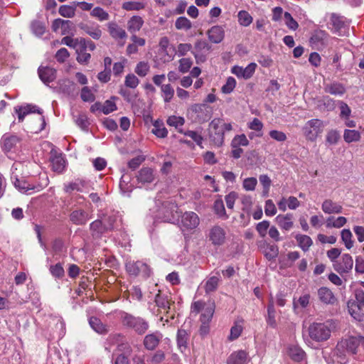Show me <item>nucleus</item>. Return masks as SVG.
I'll use <instances>...</instances> for the list:
<instances>
[{"label":"nucleus","instance_id":"nucleus-55","mask_svg":"<svg viewBox=\"0 0 364 364\" xmlns=\"http://www.w3.org/2000/svg\"><path fill=\"white\" fill-rule=\"evenodd\" d=\"M81 28L88 35L95 39H98L101 36V31L97 27H90L88 24H81Z\"/></svg>","mask_w":364,"mask_h":364},{"label":"nucleus","instance_id":"nucleus-29","mask_svg":"<svg viewBox=\"0 0 364 364\" xmlns=\"http://www.w3.org/2000/svg\"><path fill=\"white\" fill-rule=\"evenodd\" d=\"M52 170L57 173H62L65 166V161L62 155H55L50 159Z\"/></svg>","mask_w":364,"mask_h":364},{"label":"nucleus","instance_id":"nucleus-42","mask_svg":"<svg viewBox=\"0 0 364 364\" xmlns=\"http://www.w3.org/2000/svg\"><path fill=\"white\" fill-rule=\"evenodd\" d=\"M145 1H127L123 3L122 8L127 11H139L145 8Z\"/></svg>","mask_w":364,"mask_h":364},{"label":"nucleus","instance_id":"nucleus-43","mask_svg":"<svg viewBox=\"0 0 364 364\" xmlns=\"http://www.w3.org/2000/svg\"><path fill=\"white\" fill-rule=\"evenodd\" d=\"M11 179L14 180L15 187L22 192H27L28 191L33 189V186L32 185L24 180L18 179L15 176H12Z\"/></svg>","mask_w":364,"mask_h":364},{"label":"nucleus","instance_id":"nucleus-1","mask_svg":"<svg viewBox=\"0 0 364 364\" xmlns=\"http://www.w3.org/2000/svg\"><path fill=\"white\" fill-rule=\"evenodd\" d=\"M360 346L359 336H348L341 339L336 345L334 356L338 363L344 364L348 362V356L358 353Z\"/></svg>","mask_w":364,"mask_h":364},{"label":"nucleus","instance_id":"nucleus-23","mask_svg":"<svg viewBox=\"0 0 364 364\" xmlns=\"http://www.w3.org/2000/svg\"><path fill=\"white\" fill-rule=\"evenodd\" d=\"M15 112L18 115V119L19 122H23L24 117L30 114V113H35L37 112L38 114H41V111L39 109L38 107L34 105H28L26 106H21V107H15Z\"/></svg>","mask_w":364,"mask_h":364},{"label":"nucleus","instance_id":"nucleus-44","mask_svg":"<svg viewBox=\"0 0 364 364\" xmlns=\"http://www.w3.org/2000/svg\"><path fill=\"white\" fill-rule=\"evenodd\" d=\"M264 254L268 260L275 259L279 255V247L276 245H267Z\"/></svg>","mask_w":364,"mask_h":364},{"label":"nucleus","instance_id":"nucleus-31","mask_svg":"<svg viewBox=\"0 0 364 364\" xmlns=\"http://www.w3.org/2000/svg\"><path fill=\"white\" fill-rule=\"evenodd\" d=\"M87 183L85 181L77 179L74 182H72L65 186V191L70 193L73 191H77L80 192L84 191L86 188Z\"/></svg>","mask_w":364,"mask_h":364},{"label":"nucleus","instance_id":"nucleus-41","mask_svg":"<svg viewBox=\"0 0 364 364\" xmlns=\"http://www.w3.org/2000/svg\"><path fill=\"white\" fill-rule=\"evenodd\" d=\"M275 309L274 303L272 301V298H271L269 303L267 306V323L274 328L277 325L276 320H275Z\"/></svg>","mask_w":364,"mask_h":364},{"label":"nucleus","instance_id":"nucleus-33","mask_svg":"<svg viewBox=\"0 0 364 364\" xmlns=\"http://www.w3.org/2000/svg\"><path fill=\"white\" fill-rule=\"evenodd\" d=\"M89 323L91 328L98 333L102 334L107 332V326L97 317H91L89 320Z\"/></svg>","mask_w":364,"mask_h":364},{"label":"nucleus","instance_id":"nucleus-17","mask_svg":"<svg viewBox=\"0 0 364 364\" xmlns=\"http://www.w3.org/2000/svg\"><path fill=\"white\" fill-rule=\"evenodd\" d=\"M163 336L159 331L147 334L144 338V346L149 350H154L159 344Z\"/></svg>","mask_w":364,"mask_h":364},{"label":"nucleus","instance_id":"nucleus-58","mask_svg":"<svg viewBox=\"0 0 364 364\" xmlns=\"http://www.w3.org/2000/svg\"><path fill=\"white\" fill-rule=\"evenodd\" d=\"M185 120L181 117L177 116H171L167 119L166 123L168 125L171 127H174L175 128H178L184 124Z\"/></svg>","mask_w":364,"mask_h":364},{"label":"nucleus","instance_id":"nucleus-12","mask_svg":"<svg viewBox=\"0 0 364 364\" xmlns=\"http://www.w3.org/2000/svg\"><path fill=\"white\" fill-rule=\"evenodd\" d=\"M200 223L198 215L192 211L184 213L181 219L183 230H191L196 228Z\"/></svg>","mask_w":364,"mask_h":364},{"label":"nucleus","instance_id":"nucleus-24","mask_svg":"<svg viewBox=\"0 0 364 364\" xmlns=\"http://www.w3.org/2000/svg\"><path fill=\"white\" fill-rule=\"evenodd\" d=\"M155 303L161 312L168 313L170 309L171 304L168 295L162 294L160 291L155 296Z\"/></svg>","mask_w":364,"mask_h":364},{"label":"nucleus","instance_id":"nucleus-22","mask_svg":"<svg viewBox=\"0 0 364 364\" xmlns=\"http://www.w3.org/2000/svg\"><path fill=\"white\" fill-rule=\"evenodd\" d=\"M109 30L110 35L118 41L119 44L121 46H124L127 38L125 31L120 28L118 24H109Z\"/></svg>","mask_w":364,"mask_h":364},{"label":"nucleus","instance_id":"nucleus-46","mask_svg":"<svg viewBox=\"0 0 364 364\" xmlns=\"http://www.w3.org/2000/svg\"><path fill=\"white\" fill-rule=\"evenodd\" d=\"M264 124L262 122L261 120H259L258 118H254L251 122L247 123V127L251 129L254 130L255 132H257V136H262L263 134L262 129H263Z\"/></svg>","mask_w":364,"mask_h":364},{"label":"nucleus","instance_id":"nucleus-25","mask_svg":"<svg viewBox=\"0 0 364 364\" xmlns=\"http://www.w3.org/2000/svg\"><path fill=\"white\" fill-rule=\"evenodd\" d=\"M322 210L327 214H338L342 212V206L331 199L325 200L321 205Z\"/></svg>","mask_w":364,"mask_h":364},{"label":"nucleus","instance_id":"nucleus-49","mask_svg":"<svg viewBox=\"0 0 364 364\" xmlns=\"http://www.w3.org/2000/svg\"><path fill=\"white\" fill-rule=\"evenodd\" d=\"M150 70V66L147 62L141 61L138 63L135 68V73L140 77H145Z\"/></svg>","mask_w":364,"mask_h":364},{"label":"nucleus","instance_id":"nucleus-27","mask_svg":"<svg viewBox=\"0 0 364 364\" xmlns=\"http://www.w3.org/2000/svg\"><path fill=\"white\" fill-rule=\"evenodd\" d=\"M220 282V276L219 273L216 275L208 277L204 284V289L206 294L214 292L217 290Z\"/></svg>","mask_w":364,"mask_h":364},{"label":"nucleus","instance_id":"nucleus-3","mask_svg":"<svg viewBox=\"0 0 364 364\" xmlns=\"http://www.w3.org/2000/svg\"><path fill=\"white\" fill-rule=\"evenodd\" d=\"M335 328L331 321L323 323H314L308 328L309 337L314 341L323 342L327 341Z\"/></svg>","mask_w":364,"mask_h":364},{"label":"nucleus","instance_id":"nucleus-5","mask_svg":"<svg viewBox=\"0 0 364 364\" xmlns=\"http://www.w3.org/2000/svg\"><path fill=\"white\" fill-rule=\"evenodd\" d=\"M323 121L318 119H313L306 122L302 128V132L306 140L314 141L323 132Z\"/></svg>","mask_w":364,"mask_h":364},{"label":"nucleus","instance_id":"nucleus-56","mask_svg":"<svg viewBox=\"0 0 364 364\" xmlns=\"http://www.w3.org/2000/svg\"><path fill=\"white\" fill-rule=\"evenodd\" d=\"M249 144V140L244 134L236 135L232 140V146H246Z\"/></svg>","mask_w":364,"mask_h":364},{"label":"nucleus","instance_id":"nucleus-39","mask_svg":"<svg viewBox=\"0 0 364 364\" xmlns=\"http://www.w3.org/2000/svg\"><path fill=\"white\" fill-rule=\"evenodd\" d=\"M296 240L299 246L305 252L307 251L313 244L311 238L306 235H298L296 236Z\"/></svg>","mask_w":364,"mask_h":364},{"label":"nucleus","instance_id":"nucleus-8","mask_svg":"<svg viewBox=\"0 0 364 364\" xmlns=\"http://www.w3.org/2000/svg\"><path fill=\"white\" fill-rule=\"evenodd\" d=\"M126 269L130 275H140L147 278L151 275V270L149 265L142 261H129L126 263Z\"/></svg>","mask_w":364,"mask_h":364},{"label":"nucleus","instance_id":"nucleus-59","mask_svg":"<svg viewBox=\"0 0 364 364\" xmlns=\"http://www.w3.org/2000/svg\"><path fill=\"white\" fill-rule=\"evenodd\" d=\"M257 180L255 177L247 178L243 181L242 187L245 191H252L255 189Z\"/></svg>","mask_w":364,"mask_h":364},{"label":"nucleus","instance_id":"nucleus-37","mask_svg":"<svg viewBox=\"0 0 364 364\" xmlns=\"http://www.w3.org/2000/svg\"><path fill=\"white\" fill-rule=\"evenodd\" d=\"M189 339V334L185 329L180 328L177 332V344L178 347L182 349L187 348L188 341Z\"/></svg>","mask_w":364,"mask_h":364},{"label":"nucleus","instance_id":"nucleus-15","mask_svg":"<svg viewBox=\"0 0 364 364\" xmlns=\"http://www.w3.org/2000/svg\"><path fill=\"white\" fill-rule=\"evenodd\" d=\"M69 218L70 220L76 225H84L90 218L89 213L82 209L73 210Z\"/></svg>","mask_w":364,"mask_h":364},{"label":"nucleus","instance_id":"nucleus-38","mask_svg":"<svg viewBox=\"0 0 364 364\" xmlns=\"http://www.w3.org/2000/svg\"><path fill=\"white\" fill-rule=\"evenodd\" d=\"M153 127L151 132L157 137L165 138L167 136L168 131L161 122L156 121Z\"/></svg>","mask_w":364,"mask_h":364},{"label":"nucleus","instance_id":"nucleus-47","mask_svg":"<svg viewBox=\"0 0 364 364\" xmlns=\"http://www.w3.org/2000/svg\"><path fill=\"white\" fill-rule=\"evenodd\" d=\"M60 88L63 92L70 95L76 91V85L73 82L65 79L60 83Z\"/></svg>","mask_w":364,"mask_h":364},{"label":"nucleus","instance_id":"nucleus-48","mask_svg":"<svg viewBox=\"0 0 364 364\" xmlns=\"http://www.w3.org/2000/svg\"><path fill=\"white\" fill-rule=\"evenodd\" d=\"M75 5H63L59 8V14L65 18H72L75 15Z\"/></svg>","mask_w":364,"mask_h":364},{"label":"nucleus","instance_id":"nucleus-57","mask_svg":"<svg viewBox=\"0 0 364 364\" xmlns=\"http://www.w3.org/2000/svg\"><path fill=\"white\" fill-rule=\"evenodd\" d=\"M76 52L77 54V60L78 63L84 64L89 61L91 56L90 54L87 53L85 50L79 47L76 49Z\"/></svg>","mask_w":364,"mask_h":364},{"label":"nucleus","instance_id":"nucleus-34","mask_svg":"<svg viewBox=\"0 0 364 364\" xmlns=\"http://www.w3.org/2000/svg\"><path fill=\"white\" fill-rule=\"evenodd\" d=\"M341 240L348 250H350L354 245L353 234L349 229H343L341 232Z\"/></svg>","mask_w":364,"mask_h":364},{"label":"nucleus","instance_id":"nucleus-4","mask_svg":"<svg viewBox=\"0 0 364 364\" xmlns=\"http://www.w3.org/2000/svg\"><path fill=\"white\" fill-rule=\"evenodd\" d=\"M213 107L205 103L194 104L188 109V115L198 123H204L210 119Z\"/></svg>","mask_w":364,"mask_h":364},{"label":"nucleus","instance_id":"nucleus-26","mask_svg":"<svg viewBox=\"0 0 364 364\" xmlns=\"http://www.w3.org/2000/svg\"><path fill=\"white\" fill-rule=\"evenodd\" d=\"M208 36L211 42L218 43L224 38V30L220 26H214L208 31Z\"/></svg>","mask_w":364,"mask_h":364},{"label":"nucleus","instance_id":"nucleus-19","mask_svg":"<svg viewBox=\"0 0 364 364\" xmlns=\"http://www.w3.org/2000/svg\"><path fill=\"white\" fill-rule=\"evenodd\" d=\"M136 179L141 184L151 183L155 179L154 171L151 168L144 167L138 171Z\"/></svg>","mask_w":364,"mask_h":364},{"label":"nucleus","instance_id":"nucleus-62","mask_svg":"<svg viewBox=\"0 0 364 364\" xmlns=\"http://www.w3.org/2000/svg\"><path fill=\"white\" fill-rule=\"evenodd\" d=\"M259 179L260 183L262 185V186L264 188L263 196H266L268 194V192H269V188L271 186V183H272L271 179L266 174L260 175Z\"/></svg>","mask_w":364,"mask_h":364},{"label":"nucleus","instance_id":"nucleus-45","mask_svg":"<svg viewBox=\"0 0 364 364\" xmlns=\"http://www.w3.org/2000/svg\"><path fill=\"white\" fill-rule=\"evenodd\" d=\"M162 97L165 102H169L174 95V90L170 84L163 85L161 87Z\"/></svg>","mask_w":364,"mask_h":364},{"label":"nucleus","instance_id":"nucleus-50","mask_svg":"<svg viewBox=\"0 0 364 364\" xmlns=\"http://www.w3.org/2000/svg\"><path fill=\"white\" fill-rule=\"evenodd\" d=\"M91 15L100 21H107L109 19V14L103 9L95 7L91 11Z\"/></svg>","mask_w":364,"mask_h":364},{"label":"nucleus","instance_id":"nucleus-51","mask_svg":"<svg viewBox=\"0 0 364 364\" xmlns=\"http://www.w3.org/2000/svg\"><path fill=\"white\" fill-rule=\"evenodd\" d=\"M323 21L329 23H345L346 18L336 13H327Z\"/></svg>","mask_w":364,"mask_h":364},{"label":"nucleus","instance_id":"nucleus-40","mask_svg":"<svg viewBox=\"0 0 364 364\" xmlns=\"http://www.w3.org/2000/svg\"><path fill=\"white\" fill-rule=\"evenodd\" d=\"M213 209L215 213L222 219H227L228 215L226 214L223 201L221 198L217 199L214 202Z\"/></svg>","mask_w":364,"mask_h":364},{"label":"nucleus","instance_id":"nucleus-54","mask_svg":"<svg viewBox=\"0 0 364 364\" xmlns=\"http://www.w3.org/2000/svg\"><path fill=\"white\" fill-rule=\"evenodd\" d=\"M340 133L336 129L329 130L326 136V141L328 144L333 145L336 144L340 139Z\"/></svg>","mask_w":364,"mask_h":364},{"label":"nucleus","instance_id":"nucleus-2","mask_svg":"<svg viewBox=\"0 0 364 364\" xmlns=\"http://www.w3.org/2000/svg\"><path fill=\"white\" fill-rule=\"evenodd\" d=\"M120 320L125 328L132 330L138 335L144 334L149 327L148 321L144 318L124 311L121 313Z\"/></svg>","mask_w":364,"mask_h":364},{"label":"nucleus","instance_id":"nucleus-10","mask_svg":"<svg viewBox=\"0 0 364 364\" xmlns=\"http://www.w3.org/2000/svg\"><path fill=\"white\" fill-rule=\"evenodd\" d=\"M211 51V46L205 41H198L195 45L192 53L195 57L197 64L205 63Z\"/></svg>","mask_w":364,"mask_h":364},{"label":"nucleus","instance_id":"nucleus-53","mask_svg":"<svg viewBox=\"0 0 364 364\" xmlns=\"http://www.w3.org/2000/svg\"><path fill=\"white\" fill-rule=\"evenodd\" d=\"M215 311L214 305H210L203 309V313L200 316L201 322H210L212 319Z\"/></svg>","mask_w":364,"mask_h":364},{"label":"nucleus","instance_id":"nucleus-13","mask_svg":"<svg viewBox=\"0 0 364 364\" xmlns=\"http://www.w3.org/2000/svg\"><path fill=\"white\" fill-rule=\"evenodd\" d=\"M1 147L4 151H15L21 143L20 138L14 134H5L1 138Z\"/></svg>","mask_w":364,"mask_h":364},{"label":"nucleus","instance_id":"nucleus-36","mask_svg":"<svg viewBox=\"0 0 364 364\" xmlns=\"http://www.w3.org/2000/svg\"><path fill=\"white\" fill-rule=\"evenodd\" d=\"M361 138L360 133L355 129H345L343 139L347 143L356 142Z\"/></svg>","mask_w":364,"mask_h":364},{"label":"nucleus","instance_id":"nucleus-64","mask_svg":"<svg viewBox=\"0 0 364 364\" xmlns=\"http://www.w3.org/2000/svg\"><path fill=\"white\" fill-rule=\"evenodd\" d=\"M145 156L143 155H139L128 162V166L132 170L136 169L144 161Z\"/></svg>","mask_w":364,"mask_h":364},{"label":"nucleus","instance_id":"nucleus-52","mask_svg":"<svg viewBox=\"0 0 364 364\" xmlns=\"http://www.w3.org/2000/svg\"><path fill=\"white\" fill-rule=\"evenodd\" d=\"M50 274L57 279H61L65 275L64 269L60 263L51 265L49 268Z\"/></svg>","mask_w":364,"mask_h":364},{"label":"nucleus","instance_id":"nucleus-30","mask_svg":"<svg viewBox=\"0 0 364 364\" xmlns=\"http://www.w3.org/2000/svg\"><path fill=\"white\" fill-rule=\"evenodd\" d=\"M247 353L244 350H239L230 355L228 359V364H245Z\"/></svg>","mask_w":364,"mask_h":364},{"label":"nucleus","instance_id":"nucleus-9","mask_svg":"<svg viewBox=\"0 0 364 364\" xmlns=\"http://www.w3.org/2000/svg\"><path fill=\"white\" fill-rule=\"evenodd\" d=\"M208 237L213 246H222L225 243L227 231L223 227L215 225L210 228Z\"/></svg>","mask_w":364,"mask_h":364},{"label":"nucleus","instance_id":"nucleus-7","mask_svg":"<svg viewBox=\"0 0 364 364\" xmlns=\"http://www.w3.org/2000/svg\"><path fill=\"white\" fill-rule=\"evenodd\" d=\"M223 119L215 118L209 124V134L213 143L220 146L224 142V135L223 131Z\"/></svg>","mask_w":364,"mask_h":364},{"label":"nucleus","instance_id":"nucleus-6","mask_svg":"<svg viewBox=\"0 0 364 364\" xmlns=\"http://www.w3.org/2000/svg\"><path fill=\"white\" fill-rule=\"evenodd\" d=\"M132 353V348L129 343L118 344L112 354L114 364H129V358Z\"/></svg>","mask_w":364,"mask_h":364},{"label":"nucleus","instance_id":"nucleus-18","mask_svg":"<svg viewBox=\"0 0 364 364\" xmlns=\"http://www.w3.org/2000/svg\"><path fill=\"white\" fill-rule=\"evenodd\" d=\"M275 222L279 227L285 231H289L294 227V216L292 213L280 214L275 218Z\"/></svg>","mask_w":364,"mask_h":364},{"label":"nucleus","instance_id":"nucleus-60","mask_svg":"<svg viewBox=\"0 0 364 364\" xmlns=\"http://www.w3.org/2000/svg\"><path fill=\"white\" fill-rule=\"evenodd\" d=\"M235 85L236 81L235 78L229 77L227 79L225 84L222 87L221 90L225 94H229L234 90Z\"/></svg>","mask_w":364,"mask_h":364},{"label":"nucleus","instance_id":"nucleus-21","mask_svg":"<svg viewBox=\"0 0 364 364\" xmlns=\"http://www.w3.org/2000/svg\"><path fill=\"white\" fill-rule=\"evenodd\" d=\"M317 294L319 300L325 304L333 305L337 301L332 291L327 287H323L319 288Z\"/></svg>","mask_w":364,"mask_h":364},{"label":"nucleus","instance_id":"nucleus-11","mask_svg":"<svg viewBox=\"0 0 364 364\" xmlns=\"http://www.w3.org/2000/svg\"><path fill=\"white\" fill-rule=\"evenodd\" d=\"M353 267V259L349 254H343L341 257L333 264L334 269L339 274L348 273Z\"/></svg>","mask_w":364,"mask_h":364},{"label":"nucleus","instance_id":"nucleus-32","mask_svg":"<svg viewBox=\"0 0 364 364\" xmlns=\"http://www.w3.org/2000/svg\"><path fill=\"white\" fill-rule=\"evenodd\" d=\"M53 30L60 32L61 35L74 36V24H53Z\"/></svg>","mask_w":364,"mask_h":364},{"label":"nucleus","instance_id":"nucleus-14","mask_svg":"<svg viewBox=\"0 0 364 364\" xmlns=\"http://www.w3.org/2000/svg\"><path fill=\"white\" fill-rule=\"evenodd\" d=\"M90 230L94 238H100L105 232L112 230V226L107 225L101 220H96L90 223Z\"/></svg>","mask_w":364,"mask_h":364},{"label":"nucleus","instance_id":"nucleus-28","mask_svg":"<svg viewBox=\"0 0 364 364\" xmlns=\"http://www.w3.org/2000/svg\"><path fill=\"white\" fill-rule=\"evenodd\" d=\"M326 92L333 95L342 96L346 92L345 87L339 82L326 84L324 87Z\"/></svg>","mask_w":364,"mask_h":364},{"label":"nucleus","instance_id":"nucleus-63","mask_svg":"<svg viewBox=\"0 0 364 364\" xmlns=\"http://www.w3.org/2000/svg\"><path fill=\"white\" fill-rule=\"evenodd\" d=\"M139 83L138 77L134 74H128L125 77L124 85L130 88H136Z\"/></svg>","mask_w":364,"mask_h":364},{"label":"nucleus","instance_id":"nucleus-61","mask_svg":"<svg viewBox=\"0 0 364 364\" xmlns=\"http://www.w3.org/2000/svg\"><path fill=\"white\" fill-rule=\"evenodd\" d=\"M242 331V324H239L237 322L235 323L233 326H232L230 329V333L229 336V340L234 341L237 339Z\"/></svg>","mask_w":364,"mask_h":364},{"label":"nucleus","instance_id":"nucleus-20","mask_svg":"<svg viewBox=\"0 0 364 364\" xmlns=\"http://www.w3.org/2000/svg\"><path fill=\"white\" fill-rule=\"evenodd\" d=\"M40 79L45 83L48 84L55 80L56 78V70L50 67L40 66L38 69Z\"/></svg>","mask_w":364,"mask_h":364},{"label":"nucleus","instance_id":"nucleus-16","mask_svg":"<svg viewBox=\"0 0 364 364\" xmlns=\"http://www.w3.org/2000/svg\"><path fill=\"white\" fill-rule=\"evenodd\" d=\"M257 65L254 63H250L246 68L235 65L232 68V73L238 77L244 79L250 78L256 69Z\"/></svg>","mask_w":364,"mask_h":364},{"label":"nucleus","instance_id":"nucleus-35","mask_svg":"<svg viewBox=\"0 0 364 364\" xmlns=\"http://www.w3.org/2000/svg\"><path fill=\"white\" fill-rule=\"evenodd\" d=\"M326 36L327 35L323 31H315L310 38V43L315 46L323 45Z\"/></svg>","mask_w":364,"mask_h":364}]
</instances>
